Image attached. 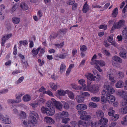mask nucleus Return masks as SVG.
<instances>
[{
  "label": "nucleus",
  "mask_w": 127,
  "mask_h": 127,
  "mask_svg": "<svg viewBox=\"0 0 127 127\" xmlns=\"http://www.w3.org/2000/svg\"><path fill=\"white\" fill-rule=\"evenodd\" d=\"M46 105L49 108L46 112V114L48 116H52L53 115L55 112V109L53 106V103L50 100H48L46 103Z\"/></svg>",
  "instance_id": "obj_1"
},
{
  "label": "nucleus",
  "mask_w": 127,
  "mask_h": 127,
  "mask_svg": "<svg viewBox=\"0 0 127 127\" xmlns=\"http://www.w3.org/2000/svg\"><path fill=\"white\" fill-rule=\"evenodd\" d=\"M104 89L106 92L107 95L112 94L115 93V91L113 88L109 86L108 84L107 83H105L103 86Z\"/></svg>",
  "instance_id": "obj_2"
},
{
  "label": "nucleus",
  "mask_w": 127,
  "mask_h": 127,
  "mask_svg": "<svg viewBox=\"0 0 127 127\" xmlns=\"http://www.w3.org/2000/svg\"><path fill=\"white\" fill-rule=\"evenodd\" d=\"M78 113L81 116L80 117V119L83 120L88 121L91 118L90 115H87V112L85 111H78Z\"/></svg>",
  "instance_id": "obj_3"
},
{
  "label": "nucleus",
  "mask_w": 127,
  "mask_h": 127,
  "mask_svg": "<svg viewBox=\"0 0 127 127\" xmlns=\"http://www.w3.org/2000/svg\"><path fill=\"white\" fill-rule=\"evenodd\" d=\"M51 101L53 104H54V106L57 109L61 110L62 109L63 105L60 102L56 101L54 98H51Z\"/></svg>",
  "instance_id": "obj_4"
},
{
  "label": "nucleus",
  "mask_w": 127,
  "mask_h": 127,
  "mask_svg": "<svg viewBox=\"0 0 127 127\" xmlns=\"http://www.w3.org/2000/svg\"><path fill=\"white\" fill-rule=\"evenodd\" d=\"M99 91V87L97 84L92 85L90 86V92L93 94L97 93Z\"/></svg>",
  "instance_id": "obj_5"
},
{
  "label": "nucleus",
  "mask_w": 127,
  "mask_h": 127,
  "mask_svg": "<svg viewBox=\"0 0 127 127\" xmlns=\"http://www.w3.org/2000/svg\"><path fill=\"white\" fill-rule=\"evenodd\" d=\"M125 21L123 20L119 21L117 23V24L114 23L113 24V27L115 29H118L123 27L125 23Z\"/></svg>",
  "instance_id": "obj_6"
},
{
  "label": "nucleus",
  "mask_w": 127,
  "mask_h": 127,
  "mask_svg": "<svg viewBox=\"0 0 127 127\" xmlns=\"http://www.w3.org/2000/svg\"><path fill=\"white\" fill-rule=\"evenodd\" d=\"M96 62V63L95 64V67L99 72H101L102 71V70L100 68L99 66L97 65V64H99L101 66H103L105 65V63L103 61L101 60H98Z\"/></svg>",
  "instance_id": "obj_7"
},
{
  "label": "nucleus",
  "mask_w": 127,
  "mask_h": 127,
  "mask_svg": "<svg viewBox=\"0 0 127 127\" xmlns=\"http://www.w3.org/2000/svg\"><path fill=\"white\" fill-rule=\"evenodd\" d=\"M118 49L120 51L119 53L120 56L124 59H126L127 53L126 50L122 47H119Z\"/></svg>",
  "instance_id": "obj_8"
},
{
  "label": "nucleus",
  "mask_w": 127,
  "mask_h": 127,
  "mask_svg": "<svg viewBox=\"0 0 127 127\" xmlns=\"http://www.w3.org/2000/svg\"><path fill=\"white\" fill-rule=\"evenodd\" d=\"M12 35V34L11 33L7 34L4 35H3L2 38L1 45L2 46H3V45L5 43L6 40L11 37Z\"/></svg>",
  "instance_id": "obj_9"
},
{
  "label": "nucleus",
  "mask_w": 127,
  "mask_h": 127,
  "mask_svg": "<svg viewBox=\"0 0 127 127\" xmlns=\"http://www.w3.org/2000/svg\"><path fill=\"white\" fill-rule=\"evenodd\" d=\"M2 121L5 124H9L11 123V119L9 116L7 115L3 116Z\"/></svg>",
  "instance_id": "obj_10"
},
{
  "label": "nucleus",
  "mask_w": 127,
  "mask_h": 127,
  "mask_svg": "<svg viewBox=\"0 0 127 127\" xmlns=\"http://www.w3.org/2000/svg\"><path fill=\"white\" fill-rule=\"evenodd\" d=\"M67 90L64 91L63 90L60 89L57 90L56 92V95L58 96H63L65 95L66 93L67 92Z\"/></svg>",
  "instance_id": "obj_11"
},
{
  "label": "nucleus",
  "mask_w": 127,
  "mask_h": 127,
  "mask_svg": "<svg viewBox=\"0 0 127 127\" xmlns=\"http://www.w3.org/2000/svg\"><path fill=\"white\" fill-rule=\"evenodd\" d=\"M102 95L101 97V100L102 103H105L107 100L106 98L105 97V95H107L106 92L104 90H103L102 92Z\"/></svg>",
  "instance_id": "obj_12"
},
{
  "label": "nucleus",
  "mask_w": 127,
  "mask_h": 127,
  "mask_svg": "<svg viewBox=\"0 0 127 127\" xmlns=\"http://www.w3.org/2000/svg\"><path fill=\"white\" fill-rule=\"evenodd\" d=\"M68 113L65 111H63L58 114V116L59 118L67 117L68 116Z\"/></svg>",
  "instance_id": "obj_13"
},
{
  "label": "nucleus",
  "mask_w": 127,
  "mask_h": 127,
  "mask_svg": "<svg viewBox=\"0 0 127 127\" xmlns=\"http://www.w3.org/2000/svg\"><path fill=\"white\" fill-rule=\"evenodd\" d=\"M106 99L110 103H112L114 102L115 100V97L114 96L110 95H107Z\"/></svg>",
  "instance_id": "obj_14"
},
{
  "label": "nucleus",
  "mask_w": 127,
  "mask_h": 127,
  "mask_svg": "<svg viewBox=\"0 0 127 127\" xmlns=\"http://www.w3.org/2000/svg\"><path fill=\"white\" fill-rule=\"evenodd\" d=\"M87 105L85 104H82L78 105L76 108L78 110H83L87 108Z\"/></svg>",
  "instance_id": "obj_15"
},
{
  "label": "nucleus",
  "mask_w": 127,
  "mask_h": 127,
  "mask_svg": "<svg viewBox=\"0 0 127 127\" xmlns=\"http://www.w3.org/2000/svg\"><path fill=\"white\" fill-rule=\"evenodd\" d=\"M85 76L87 78L91 80L94 81L95 80L96 77L93 75L91 73H87L85 75Z\"/></svg>",
  "instance_id": "obj_16"
},
{
  "label": "nucleus",
  "mask_w": 127,
  "mask_h": 127,
  "mask_svg": "<svg viewBox=\"0 0 127 127\" xmlns=\"http://www.w3.org/2000/svg\"><path fill=\"white\" fill-rule=\"evenodd\" d=\"M37 123V121L36 118L30 117L28 123L32 124L33 126H34L35 124Z\"/></svg>",
  "instance_id": "obj_17"
},
{
  "label": "nucleus",
  "mask_w": 127,
  "mask_h": 127,
  "mask_svg": "<svg viewBox=\"0 0 127 127\" xmlns=\"http://www.w3.org/2000/svg\"><path fill=\"white\" fill-rule=\"evenodd\" d=\"M24 95V94L22 93H19L16 95V97L17 99L16 100L17 103H18L20 102L21 101V97Z\"/></svg>",
  "instance_id": "obj_18"
},
{
  "label": "nucleus",
  "mask_w": 127,
  "mask_h": 127,
  "mask_svg": "<svg viewBox=\"0 0 127 127\" xmlns=\"http://www.w3.org/2000/svg\"><path fill=\"white\" fill-rule=\"evenodd\" d=\"M30 117L35 118L38 119L39 116L38 114L35 112L34 111H31L30 114Z\"/></svg>",
  "instance_id": "obj_19"
},
{
  "label": "nucleus",
  "mask_w": 127,
  "mask_h": 127,
  "mask_svg": "<svg viewBox=\"0 0 127 127\" xmlns=\"http://www.w3.org/2000/svg\"><path fill=\"white\" fill-rule=\"evenodd\" d=\"M124 82L121 80L118 81L115 84V86L117 88H122L124 86Z\"/></svg>",
  "instance_id": "obj_20"
},
{
  "label": "nucleus",
  "mask_w": 127,
  "mask_h": 127,
  "mask_svg": "<svg viewBox=\"0 0 127 127\" xmlns=\"http://www.w3.org/2000/svg\"><path fill=\"white\" fill-rule=\"evenodd\" d=\"M89 7L86 1L84 4L82 9V11L84 13L87 12L89 10Z\"/></svg>",
  "instance_id": "obj_21"
},
{
  "label": "nucleus",
  "mask_w": 127,
  "mask_h": 127,
  "mask_svg": "<svg viewBox=\"0 0 127 127\" xmlns=\"http://www.w3.org/2000/svg\"><path fill=\"white\" fill-rule=\"evenodd\" d=\"M96 115L98 117H100L102 118L104 116V113L101 110H98L96 112Z\"/></svg>",
  "instance_id": "obj_22"
},
{
  "label": "nucleus",
  "mask_w": 127,
  "mask_h": 127,
  "mask_svg": "<svg viewBox=\"0 0 127 127\" xmlns=\"http://www.w3.org/2000/svg\"><path fill=\"white\" fill-rule=\"evenodd\" d=\"M20 6L24 10H26L28 9V7L27 4L24 2H22L20 4Z\"/></svg>",
  "instance_id": "obj_23"
},
{
  "label": "nucleus",
  "mask_w": 127,
  "mask_h": 127,
  "mask_svg": "<svg viewBox=\"0 0 127 127\" xmlns=\"http://www.w3.org/2000/svg\"><path fill=\"white\" fill-rule=\"evenodd\" d=\"M45 120L46 122L49 124H53L55 122L51 118L49 117H45Z\"/></svg>",
  "instance_id": "obj_24"
},
{
  "label": "nucleus",
  "mask_w": 127,
  "mask_h": 127,
  "mask_svg": "<svg viewBox=\"0 0 127 127\" xmlns=\"http://www.w3.org/2000/svg\"><path fill=\"white\" fill-rule=\"evenodd\" d=\"M108 120L107 119L105 118H101L99 120V121L98 123V124H99H99H103V125H106L107 123L108 122Z\"/></svg>",
  "instance_id": "obj_25"
},
{
  "label": "nucleus",
  "mask_w": 127,
  "mask_h": 127,
  "mask_svg": "<svg viewBox=\"0 0 127 127\" xmlns=\"http://www.w3.org/2000/svg\"><path fill=\"white\" fill-rule=\"evenodd\" d=\"M50 87L54 91H56L59 87L58 85L55 84L54 83H51L50 84Z\"/></svg>",
  "instance_id": "obj_26"
},
{
  "label": "nucleus",
  "mask_w": 127,
  "mask_h": 127,
  "mask_svg": "<svg viewBox=\"0 0 127 127\" xmlns=\"http://www.w3.org/2000/svg\"><path fill=\"white\" fill-rule=\"evenodd\" d=\"M41 49V47L39 46L36 49L34 48H33L32 51V55H33V56H36L37 55L38 52Z\"/></svg>",
  "instance_id": "obj_27"
},
{
  "label": "nucleus",
  "mask_w": 127,
  "mask_h": 127,
  "mask_svg": "<svg viewBox=\"0 0 127 127\" xmlns=\"http://www.w3.org/2000/svg\"><path fill=\"white\" fill-rule=\"evenodd\" d=\"M113 61L120 63H122V59L120 58L117 56H115L112 57V62Z\"/></svg>",
  "instance_id": "obj_28"
},
{
  "label": "nucleus",
  "mask_w": 127,
  "mask_h": 127,
  "mask_svg": "<svg viewBox=\"0 0 127 127\" xmlns=\"http://www.w3.org/2000/svg\"><path fill=\"white\" fill-rule=\"evenodd\" d=\"M66 69L65 64L63 63H62L60 66V72L61 73H62L64 72Z\"/></svg>",
  "instance_id": "obj_29"
},
{
  "label": "nucleus",
  "mask_w": 127,
  "mask_h": 127,
  "mask_svg": "<svg viewBox=\"0 0 127 127\" xmlns=\"http://www.w3.org/2000/svg\"><path fill=\"white\" fill-rule=\"evenodd\" d=\"M23 100L24 101H28L31 100V96L28 94L24 95L23 98Z\"/></svg>",
  "instance_id": "obj_30"
},
{
  "label": "nucleus",
  "mask_w": 127,
  "mask_h": 127,
  "mask_svg": "<svg viewBox=\"0 0 127 127\" xmlns=\"http://www.w3.org/2000/svg\"><path fill=\"white\" fill-rule=\"evenodd\" d=\"M76 101L78 103H81L84 101V98L80 95H77L76 97Z\"/></svg>",
  "instance_id": "obj_31"
},
{
  "label": "nucleus",
  "mask_w": 127,
  "mask_h": 127,
  "mask_svg": "<svg viewBox=\"0 0 127 127\" xmlns=\"http://www.w3.org/2000/svg\"><path fill=\"white\" fill-rule=\"evenodd\" d=\"M19 116L20 119H24L26 117V114L25 112L24 111H21L19 114Z\"/></svg>",
  "instance_id": "obj_32"
},
{
  "label": "nucleus",
  "mask_w": 127,
  "mask_h": 127,
  "mask_svg": "<svg viewBox=\"0 0 127 127\" xmlns=\"http://www.w3.org/2000/svg\"><path fill=\"white\" fill-rule=\"evenodd\" d=\"M126 92L124 90L119 91L118 92V95L124 99L125 98V95Z\"/></svg>",
  "instance_id": "obj_33"
},
{
  "label": "nucleus",
  "mask_w": 127,
  "mask_h": 127,
  "mask_svg": "<svg viewBox=\"0 0 127 127\" xmlns=\"http://www.w3.org/2000/svg\"><path fill=\"white\" fill-rule=\"evenodd\" d=\"M12 21L14 24H18L19 23L20 19L19 18L14 17H13Z\"/></svg>",
  "instance_id": "obj_34"
},
{
  "label": "nucleus",
  "mask_w": 127,
  "mask_h": 127,
  "mask_svg": "<svg viewBox=\"0 0 127 127\" xmlns=\"http://www.w3.org/2000/svg\"><path fill=\"white\" fill-rule=\"evenodd\" d=\"M67 92L66 93V94H67L68 97L71 99H74V95L73 93L70 91H69L68 90H67Z\"/></svg>",
  "instance_id": "obj_35"
},
{
  "label": "nucleus",
  "mask_w": 127,
  "mask_h": 127,
  "mask_svg": "<svg viewBox=\"0 0 127 127\" xmlns=\"http://www.w3.org/2000/svg\"><path fill=\"white\" fill-rule=\"evenodd\" d=\"M67 53H64L63 54H59L56 55V56L62 59H65L67 56Z\"/></svg>",
  "instance_id": "obj_36"
},
{
  "label": "nucleus",
  "mask_w": 127,
  "mask_h": 127,
  "mask_svg": "<svg viewBox=\"0 0 127 127\" xmlns=\"http://www.w3.org/2000/svg\"><path fill=\"white\" fill-rule=\"evenodd\" d=\"M121 105L124 107H127V99L125 98L123 99L121 102Z\"/></svg>",
  "instance_id": "obj_37"
},
{
  "label": "nucleus",
  "mask_w": 127,
  "mask_h": 127,
  "mask_svg": "<svg viewBox=\"0 0 127 127\" xmlns=\"http://www.w3.org/2000/svg\"><path fill=\"white\" fill-rule=\"evenodd\" d=\"M67 30L66 29H60L58 31V33L60 34H65L67 32Z\"/></svg>",
  "instance_id": "obj_38"
},
{
  "label": "nucleus",
  "mask_w": 127,
  "mask_h": 127,
  "mask_svg": "<svg viewBox=\"0 0 127 127\" xmlns=\"http://www.w3.org/2000/svg\"><path fill=\"white\" fill-rule=\"evenodd\" d=\"M97 56L96 54L94 55L91 59L92 62H91V64L92 65L95 64L96 63V62L98 60H95V59L97 58Z\"/></svg>",
  "instance_id": "obj_39"
},
{
  "label": "nucleus",
  "mask_w": 127,
  "mask_h": 127,
  "mask_svg": "<svg viewBox=\"0 0 127 127\" xmlns=\"http://www.w3.org/2000/svg\"><path fill=\"white\" fill-rule=\"evenodd\" d=\"M82 87L84 91H87L90 92V87L89 85L87 84V85L86 86V85L85 84L82 86Z\"/></svg>",
  "instance_id": "obj_40"
},
{
  "label": "nucleus",
  "mask_w": 127,
  "mask_h": 127,
  "mask_svg": "<svg viewBox=\"0 0 127 127\" xmlns=\"http://www.w3.org/2000/svg\"><path fill=\"white\" fill-rule=\"evenodd\" d=\"M118 10L117 7H116L113 10L112 12V17L115 18L116 17L118 13Z\"/></svg>",
  "instance_id": "obj_41"
},
{
  "label": "nucleus",
  "mask_w": 127,
  "mask_h": 127,
  "mask_svg": "<svg viewBox=\"0 0 127 127\" xmlns=\"http://www.w3.org/2000/svg\"><path fill=\"white\" fill-rule=\"evenodd\" d=\"M107 77L110 81H112L114 79V77L112 74L110 72L107 73Z\"/></svg>",
  "instance_id": "obj_42"
},
{
  "label": "nucleus",
  "mask_w": 127,
  "mask_h": 127,
  "mask_svg": "<svg viewBox=\"0 0 127 127\" xmlns=\"http://www.w3.org/2000/svg\"><path fill=\"white\" fill-rule=\"evenodd\" d=\"M36 100L39 104H44L46 101V99L43 98L37 99Z\"/></svg>",
  "instance_id": "obj_43"
},
{
  "label": "nucleus",
  "mask_w": 127,
  "mask_h": 127,
  "mask_svg": "<svg viewBox=\"0 0 127 127\" xmlns=\"http://www.w3.org/2000/svg\"><path fill=\"white\" fill-rule=\"evenodd\" d=\"M91 100L93 101L97 102H99L100 98L99 97L94 96L91 98Z\"/></svg>",
  "instance_id": "obj_44"
},
{
  "label": "nucleus",
  "mask_w": 127,
  "mask_h": 127,
  "mask_svg": "<svg viewBox=\"0 0 127 127\" xmlns=\"http://www.w3.org/2000/svg\"><path fill=\"white\" fill-rule=\"evenodd\" d=\"M122 35L123 37L127 39V30L125 28L122 32Z\"/></svg>",
  "instance_id": "obj_45"
},
{
  "label": "nucleus",
  "mask_w": 127,
  "mask_h": 127,
  "mask_svg": "<svg viewBox=\"0 0 127 127\" xmlns=\"http://www.w3.org/2000/svg\"><path fill=\"white\" fill-rule=\"evenodd\" d=\"M89 106L90 107L95 108L97 106V104L93 102H90L89 103Z\"/></svg>",
  "instance_id": "obj_46"
},
{
  "label": "nucleus",
  "mask_w": 127,
  "mask_h": 127,
  "mask_svg": "<svg viewBox=\"0 0 127 127\" xmlns=\"http://www.w3.org/2000/svg\"><path fill=\"white\" fill-rule=\"evenodd\" d=\"M80 50L81 51H86L87 49V47L85 45H81L80 47Z\"/></svg>",
  "instance_id": "obj_47"
},
{
  "label": "nucleus",
  "mask_w": 127,
  "mask_h": 127,
  "mask_svg": "<svg viewBox=\"0 0 127 127\" xmlns=\"http://www.w3.org/2000/svg\"><path fill=\"white\" fill-rule=\"evenodd\" d=\"M27 41L26 40L20 41H19L18 44L20 46H21L22 45L25 46L28 44Z\"/></svg>",
  "instance_id": "obj_48"
},
{
  "label": "nucleus",
  "mask_w": 127,
  "mask_h": 127,
  "mask_svg": "<svg viewBox=\"0 0 127 127\" xmlns=\"http://www.w3.org/2000/svg\"><path fill=\"white\" fill-rule=\"evenodd\" d=\"M114 112L115 111L112 108H110L109 109L108 115L109 116H113Z\"/></svg>",
  "instance_id": "obj_49"
},
{
  "label": "nucleus",
  "mask_w": 127,
  "mask_h": 127,
  "mask_svg": "<svg viewBox=\"0 0 127 127\" xmlns=\"http://www.w3.org/2000/svg\"><path fill=\"white\" fill-rule=\"evenodd\" d=\"M79 125H81L83 126L86 127V122L84 121L81 120H80L78 121Z\"/></svg>",
  "instance_id": "obj_50"
},
{
  "label": "nucleus",
  "mask_w": 127,
  "mask_h": 127,
  "mask_svg": "<svg viewBox=\"0 0 127 127\" xmlns=\"http://www.w3.org/2000/svg\"><path fill=\"white\" fill-rule=\"evenodd\" d=\"M24 79V77L23 76L21 77L15 82V84L17 85L21 83Z\"/></svg>",
  "instance_id": "obj_51"
},
{
  "label": "nucleus",
  "mask_w": 127,
  "mask_h": 127,
  "mask_svg": "<svg viewBox=\"0 0 127 127\" xmlns=\"http://www.w3.org/2000/svg\"><path fill=\"white\" fill-rule=\"evenodd\" d=\"M55 45L57 46V47L59 48H62L64 45V42H62L59 44H55Z\"/></svg>",
  "instance_id": "obj_52"
},
{
  "label": "nucleus",
  "mask_w": 127,
  "mask_h": 127,
  "mask_svg": "<svg viewBox=\"0 0 127 127\" xmlns=\"http://www.w3.org/2000/svg\"><path fill=\"white\" fill-rule=\"evenodd\" d=\"M78 83L79 84L82 86L85 84V81L83 79L79 80Z\"/></svg>",
  "instance_id": "obj_53"
},
{
  "label": "nucleus",
  "mask_w": 127,
  "mask_h": 127,
  "mask_svg": "<svg viewBox=\"0 0 127 127\" xmlns=\"http://www.w3.org/2000/svg\"><path fill=\"white\" fill-rule=\"evenodd\" d=\"M18 7V6L16 5H14L10 9V13L11 14L13 13L15 11L16 9Z\"/></svg>",
  "instance_id": "obj_54"
},
{
  "label": "nucleus",
  "mask_w": 127,
  "mask_h": 127,
  "mask_svg": "<svg viewBox=\"0 0 127 127\" xmlns=\"http://www.w3.org/2000/svg\"><path fill=\"white\" fill-rule=\"evenodd\" d=\"M99 126V124L97 123L96 122H93L92 121L91 122V126L92 127H95V126Z\"/></svg>",
  "instance_id": "obj_55"
},
{
  "label": "nucleus",
  "mask_w": 127,
  "mask_h": 127,
  "mask_svg": "<svg viewBox=\"0 0 127 127\" xmlns=\"http://www.w3.org/2000/svg\"><path fill=\"white\" fill-rule=\"evenodd\" d=\"M70 120V119L69 118H63L62 121V123H63L65 124H67L68 121Z\"/></svg>",
  "instance_id": "obj_56"
},
{
  "label": "nucleus",
  "mask_w": 127,
  "mask_h": 127,
  "mask_svg": "<svg viewBox=\"0 0 127 127\" xmlns=\"http://www.w3.org/2000/svg\"><path fill=\"white\" fill-rule=\"evenodd\" d=\"M38 104H39L36 100L34 103H31L30 105L33 108H35L37 107Z\"/></svg>",
  "instance_id": "obj_57"
},
{
  "label": "nucleus",
  "mask_w": 127,
  "mask_h": 127,
  "mask_svg": "<svg viewBox=\"0 0 127 127\" xmlns=\"http://www.w3.org/2000/svg\"><path fill=\"white\" fill-rule=\"evenodd\" d=\"M43 93H45L49 96H53V93L51 91L49 90L45 91L43 92Z\"/></svg>",
  "instance_id": "obj_58"
},
{
  "label": "nucleus",
  "mask_w": 127,
  "mask_h": 127,
  "mask_svg": "<svg viewBox=\"0 0 127 127\" xmlns=\"http://www.w3.org/2000/svg\"><path fill=\"white\" fill-rule=\"evenodd\" d=\"M80 94L85 96H89L90 95V94L88 92L82 93V92H80Z\"/></svg>",
  "instance_id": "obj_59"
},
{
  "label": "nucleus",
  "mask_w": 127,
  "mask_h": 127,
  "mask_svg": "<svg viewBox=\"0 0 127 127\" xmlns=\"http://www.w3.org/2000/svg\"><path fill=\"white\" fill-rule=\"evenodd\" d=\"M48 108H46L44 107H42L41 109V110L42 112L43 113H46V112L48 109Z\"/></svg>",
  "instance_id": "obj_60"
},
{
  "label": "nucleus",
  "mask_w": 127,
  "mask_h": 127,
  "mask_svg": "<svg viewBox=\"0 0 127 127\" xmlns=\"http://www.w3.org/2000/svg\"><path fill=\"white\" fill-rule=\"evenodd\" d=\"M113 118L114 121H116L118 119L119 117V115L118 114L113 115Z\"/></svg>",
  "instance_id": "obj_61"
},
{
  "label": "nucleus",
  "mask_w": 127,
  "mask_h": 127,
  "mask_svg": "<svg viewBox=\"0 0 127 127\" xmlns=\"http://www.w3.org/2000/svg\"><path fill=\"white\" fill-rule=\"evenodd\" d=\"M8 90L6 89H4L1 90L0 91V94H5L7 93L8 92Z\"/></svg>",
  "instance_id": "obj_62"
},
{
  "label": "nucleus",
  "mask_w": 127,
  "mask_h": 127,
  "mask_svg": "<svg viewBox=\"0 0 127 127\" xmlns=\"http://www.w3.org/2000/svg\"><path fill=\"white\" fill-rule=\"evenodd\" d=\"M8 103L9 104H12L14 103H17L16 101L14 99H9L7 101Z\"/></svg>",
  "instance_id": "obj_63"
},
{
  "label": "nucleus",
  "mask_w": 127,
  "mask_h": 127,
  "mask_svg": "<svg viewBox=\"0 0 127 127\" xmlns=\"http://www.w3.org/2000/svg\"><path fill=\"white\" fill-rule=\"evenodd\" d=\"M127 107H123L121 109V111L122 113L124 114H126L127 113Z\"/></svg>",
  "instance_id": "obj_64"
}]
</instances>
